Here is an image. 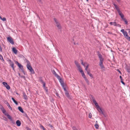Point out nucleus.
<instances>
[{
	"label": "nucleus",
	"instance_id": "nucleus-1",
	"mask_svg": "<svg viewBox=\"0 0 130 130\" xmlns=\"http://www.w3.org/2000/svg\"><path fill=\"white\" fill-rule=\"evenodd\" d=\"M92 101L93 103L95 105V106L96 108L99 112L100 113L103 115L104 116H106V115L104 111L99 106L98 103L96 102L95 99H93Z\"/></svg>",
	"mask_w": 130,
	"mask_h": 130
},
{
	"label": "nucleus",
	"instance_id": "nucleus-2",
	"mask_svg": "<svg viewBox=\"0 0 130 130\" xmlns=\"http://www.w3.org/2000/svg\"><path fill=\"white\" fill-rule=\"evenodd\" d=\"M76 65V66L78 68L79 71L81 73L83 77L84 78L86 77L84 74L82 68L81 67L80 64L78 63L76 61H75L74 62Z\"/></svg>",
	"mask_w": 130,
	"mask_h": 130
},
{
	"label": "nucleus",
	"instance_id": "nucleus-3",
	"mask_svg": "<svg viewBox=\"0 0 130 130\" xmlns=\"http://www.w3.org/2000/svg\"><path fill=\"white\" fill-rule=\"evenodd\" d=\"M114 5L115 8L116 9L117 11L118 12L119 15L120 16L121 18L122 19H123L124 18V14L122 13V12L120 10V9L118 7V6L115 4H114Z\"/></svg>",
	"mask_w": 130,
	"mask_h": 130
},
{
	"label": "nucleus",
	"instance_id": "nucleus-4",
	"mask_svg": "<svg viewBox=\"0 0 130 130\" xmlns=\"http://www.w3.org/2000/svg\"><path fill=\"white\" fill-rule=\"evenodd\" d=\"M27 62V67L28 69L29 70L30 72L32 74H34L35 73V72L32 68V67L31 66V64L30 62L28 61H26Z\"/></svg>",
	"mask_w": 130,
	"mask_h": 130
},
{
	"label": "nucleus",
	"instance_id": "nucleus-5",
	"mask_svg": "<svg viewBox=\"0 0 130 130\" xmlns=\"http://www.w3.org/2000/svg\"><path fill=\"white\" fill-rule=\"evenodd\" d=\"M121 31L123 33L124 36L126 38H128V37L127 32L126 31H125L124 29H122L121 30Z\"/></svg>",
	"mask_w": 130,
	"mask_h": 130
},
{
	"label": "nucleus",
	"instance_id": "nucleus-6",
	"mask_svg": "<svg viewBox=\"0 0 130 130\" xmlns=\"http://www.w3.org/2000/svg\"><path fill=\"white\" fill-rule=\"evenodd\" d=\"M54 20L56 24V26L59 29H60L61 26L57 20L55 18L54 19Z\"/></svg>",
	"mask_w": 130,
	"mask_h": 130
},
{
	"label": "nucleus",
	"instance_id": "nucleus-7",
	"mask_svg": "<svg viewBox=\"0 0 130 130\" xmlns=\"http://www.w3.org/2000/svg\"><path fill=\"white\" fill-rule=\"evenodd\" d=\"M2 84L7 89L9 90L10 89V87L8 85L7 83L5 82H3V83Z\"/></svg>",
	"mask_w": 130,
	"mask_h": 130
},
{
	"label": "nucleus",
	"instance_id": "nucleus-8",
	"mask_svg": "<svg viewBox=\"0 0 130 130\" xmlns=\"http://www.w3.org/2000/svg\"><path fill=\"white\" fill-rule=\"evenodd\" d=\"M98 55L100 59V62H103L104 59L101 55L99 53H98Z\"/></svg>",
	"mask_w": 130,
	"mask_h": 130
},
{
	"label": "nucleus",
	"instance_id": "nucleus-9",
	"mask_svg": "<svg viewBox=\"0 0 130 130\" xmlns=\"http://www.w3.org/2000/svg\"><path fill=\"white\" fill-rule=\"evenodd\" d=\"M7 39L10 42V43L12 44H14L13 41L11 38L10 37H8L7 38Z\"/></svg>",
	"mask_w": 130,
	"mask_h": 130
},
{
	"label": "nucleus",
	"instance_id": "nucleus-10",
	"mask_svg": "<svg viewBox=\"0 0 130 130\" xmlns=\"http://www.w3.org/2000/svg\"><path fill=\"white\" fill-rule=\"evenodd\" d=\"M9 63L10 64L12 68L14 70L13 63L10 60H9Z\"/></svg>",
	"mask_w": 130,
	"mask_h": 130
},
{
	"label": "nucleus",
	"instance_id": "nucleus-11",
	"mask_svg": "<svg viewBox=\"0 0 130 130\" xmlns=\"http://www.w3.org/2000/svg\"><path fill=\"white\" fill-rule=\"evenodd\" d=\"M18 66L19 67V68L21 69L22 71V72H23V73L25 74V73L24 72V71L23 70V66L20 63L19 64H18Z\"/></svg>",
	"mask_w": 130,
	"mask_h": 130
},
{
	"label": "nucleus",
	"instance_id": "nucleus-12",
	"mask_svg": "<svg viewBox=\"0 0 130 130\" xmlns=\"http://www.w3.org/2000/svg\"><path fill=\"white\" fill-rule=\"evenodd\" d=\"M52 73L58 79H59L60 78V76L56 73L54 70L52 71Z\"/></svg>",
	"mask_w": 130,
	"mask_h": 130
},
{
	"label": "nucleus",
	"instance_id": "nucleus-13",
	"mask_svg": "<svg viewBox=\"0 0 130 130\" xmlns=\"http://www.w3.org/2000/svg\"><path fill=\"white\" fill-rule=\"evenodd\" d=\"M58 79L59 80V81L60 83L61 84V85H62V86L63 87L64 86V83H63V82L62 80L61 79L60 77V78Z\"/></svg>",
	"mask_w": 130,
	"mask_h": 130
},
{
	"label": "nucleus",
	"instance_id": "nucleus-14",
	"mask_svg": "<svg viewBox=\"0 0 130 130\" xmlns=\"http://www.w3.org/2000/svg\"><path fill=\"white\" fill-rule=\"evenodd\" d=\"M12 51L15 54H17V50L15 47H13L12 48Z\"/></svg>",
	"mask_w": 130,
	"mask_h": 130
},
{
	"label": "nucleus",
	"instance_id": "nucleus-15",
	"mask_svg": "<svg viewBox=\"0 0 130 130\" xmlns=\"http://www.w3.org/2000/svg\"><path fill=\"white\" fill-rule=\"evenodd\" d=\"M81 64L83 65L84 67L86 65H87V64H88V63L86 62H85L84 63L83 61L82 60H81Z\"/></svg>",
	"mask_w": 130,
	"mask_h": 130
},
{
	"label": "nucleus",
	"instance_id": "nucleus-16",
	"mask_svg": "<svg viewBox=\"0 0 130 130\" xmlns=\"http://www.w3.org/2000/svg\"><path fill=\"white\" fill-rule=\"evenodd\" d=\"M1 110L2 111L3 113L5 116L8 113L7 112H6V110L4 108L2 110Z\"/></svg>",
	"mask_w": 130,
	"mask_h": 130
},
{
	"label": "nucleus",
	"instance_id": "nucleus-17",
	"mask_svg": "<svg viewBox=\"0 0 130 130\" xmlns=\"http://www.w3.org/2000/svg\"><path fill=\"white\" fill-rule=\"evenodd\" d=\"M7 117L11 120H12V118L9 115L8 113L6 115Z\"/></svg>",
	"mask_w": 130,
	"mask_h": 130
},
{
	"label": "nucleus",
	"instance_id": "nucleus-18",
	"mask_svg": "<svg viewBox=\"0 0 130 130\" xmlns=\"http://www.w3.org/2000/svg\"><path fill=\"white\" fill-rule=\"evenodd\" d=\"M116 22H111L110 23V24L111 25H113L115 26H116Z\"/></svg>",
	"mask_w": 130,
	"mask_h": 130
},
{
	"label": "nucleus",
	"instance_id": "nucleus-19",
	"mask_svg": "<svg viewBox=\"0 0 130 130\" xmlns=\"http://www.w3.org/2000/svg\"><path fill=\"white\" fill-rule=\"evenodd\" d=\"M103 62H100L99 63V65L102 69H103L104 68L103 64Z\"/></svg>",
	"mask_w": 130,
	"mask_h": 130
},
{
	"label": "nucleus",
	"instance_id": "nucleus-20",
	"mask_svg": "<svg viewBox=\"0 0 130 130\" xmlns=\"http://www.w3.org/2000/svg\"><path fill=\"white\" fill-rule=\"evenodd\" d=\"M126 69L128 72H130V65L126 67Z\"/></svg>",
	"mask_w": 130,
	"mask_h": 130
},
{
	"label": "nucleus",
	"instance_id": "nucleus-21",
	"mask_svg": "<svg viewBox=\"0 0 130 130\" xmlns=\"http://www.w3.org/2000/svg\"><path fill=\"white\" fill-rule=\"evenodd\" d=\"M87 84L88 85H89V80L87 78V77H85V78H84Z\"/></svg>",
	"mask_w": 130,
	"mask_h": 130
},
{
	"label": "nucleus",
	"instance_id": "nucleus-22",
	"mask_svg": "<svg viewBox=\"0 0 130 130\" xmlns=\"http://www.w3.org/2000/svg\"><path fill=\"white\" fill-rule=\"evenodd\" d=\"M18 109L19 110L21 111L22 113H23L24 111L22 109V107L20 106L19 107H18Z\"/></svg>",
	"mask_w": 130,
	"mask_h": 130
},
{
	"label": "nucleus",
	"instance_id": "nucleus-23",
	"mask_svg": "<svg viewBox=\"0 0 130 130\" xmlns=\"http://www.w3.org/2000/svg\"><path fill=\"white\" fill-rule=\"evenodd\" d=\"M23 96L24 99L26 100L27 99V96L24 93H23Z\"/></svg>",
	"mask_w": 130,
	"mask_h": 130
},
{
	"label": "nucleus",
	"instance_id": "nucleus-24",
	"mask_svg": "<svg viewBox=\"0 0 130 130\" xmlns=\"http://www.w3.org/2000/svg\"><path fill=\"white\" fill-rule=\"evenodd\" d=\"M94 126H95V128L96 129H98L99 128V126L98 124H96Z\"/></svg>",
	"mask_w": 130,
	"mask_h": 130
},
{
	"label": "nucleus",
	"instance_id": "nucleus-25",
	"mask_svg": "<svg viewBox=\"0 0 130 130\" xmlns=\"http://www.w3.org/2000/svg\"><path fill=\"white\" fill-rule=\"evenodd\" d=\"M12 99L14 103L17 105H18V103L13 98H12Z\"/></svg>",
	"mask_w": 130,
	"mask_h": 130
},
{
	"label": "nucleus",
	"instance_id": "nucleus-26",
	"mask_svg": "<svg viewBox=\"0 0 130 130\" xmlns=\"http://www.w3.org/2000/svg\"><path fill=\"white\" fill-rule=\"evenodd\" d=\"M125 22V24H126L127 25L128 24V22L127 21V20H126V19L125 18H124L123 19H122Z\"/></svg>",
	"mask_w": 130,
	"mask_h": 130
},
{
	"label": "nucleus",
	"instance_id": "nucleus-27",
	"mask_svg": "<svg viewBox=\"0 0 130 130\" xmlns=\"http://www.w3.org/2000/svg\"><path fill=\"white\" fill-rule=\"evenodd\" d=\"M0 19L4 21H5L6 20V19L4 17L3 18H2L1 16H0Z\"/></svg>",
	"mask_w": 130,
	"mask_h": 130
},
{
	"label": "nucleus",
	"instance_id": "nucleus-28",
	"mask_svg": "<svg viewBox=\"0 0 130 130\" xmlns=\"http://www.w3.org/2000/svg\"><path fill=\"white\" fill-rule=\"evenodd\" d=\"M7 106L11 110H12V108L11 107V106H10V105L8 103H7Z\"/></svg>",
	"mask_w": 130,
	"mask_h": 130
},
{
	"label": "nucleus",
	"instance_id": "nucleus-29",
	"mask_svg": "<svg viewBox=\"0 0 130 130\" xmlns=\"http://www.w3.org/2000/svg\"><path fill=\"white\" fill-rule=\"evenodd\" d=\"M40 127L41 128L43 129V130H46L44 126L41 124L40 125Z\"/></svg>",
	"mask_w": 130,
	"mask_h": 130
},
{
	"label": "nucleus",
	"instance_id": "nucleus-30",
	"mask_svg": "<svg viewBox=\"0 0 130 130\" xmlns=\"http://www.w3.org/2000/svg\"><path fill=\"white\" fill-rule=\"evenodd\" d=\"M86 68H85V70L86 71L88 70H88V68L89 66V64L88 63V64H87V65H86Z\"/></svg>",
	"mask_w": 130,
	"mask_h": 130
},
{
	"label": "nucleus",
	"instance_id": "nucleus-31",
	"mask_svg": "<svg viewBox=\"0 0 130 130\" xmlns=\"http://www.w3.org/2000/svg\"><path fill=\"white\" fill-rule=\"evenodd\" d=\"M0 59L2 60L3 61H4L2 56L1 54H0Z\"/></svg>",
	"mask_w": 130,
	"mask_h": 130
},
{
	"label": "nucleus",
	"instance_id": "nucleus-32",
	"mask_svg": "<svg viewBox=\"0 0 130 130\" xmlns=\"http://www.w3.org/2000/svg\"><path fill=\"white\" fill-rule=\"evenodd\" d=\"M65 94L67 97H69V93L67 91H66V92H65Z\"/></svg>",
	"mask_w": 130,
	"mask_h": 130
},
{
	"label": "nucleus",
	"instance_id": "nucleus-33",
	"mask_svg": "<svg viewBox=\"0 0 130 130\" xmlns=\"http://www.w3.org/2000/svg\"><path fill=\"white\" fill-rule=\"evenodd\" d=\"M16 123L18 126H20L21 124V122H16Z\"/></svg>",
	"mask_w": 130,
	"mask_h": 130
},
{
	"label": "nucleus",
	"instance_id": "nucleus-34",
	"mask_svg": "<svg viewBox=\"0 0 130 130\" xmlns=\"http://www.w3.org/2000/svg\"><path fill=\"white\" fill-rule=\"evenodd\" d=\"M86 71L87 72V73L88 75H89V74H91V73H90V71L89 70Z\"/></svg>",
	"mask_w": 130,
	"mask_h": 130
},
{
	"label": "nucleus",
	"instance_id": "nucleus-35",
	"mask_svg": "<svg viewBox=\"0 0 130 130\" xmlns=\"http://www.w3.org/2000/svg\"><path fill=\"white\" fill-rule=\"evenodd\" d=\"M92 116V115L91 113H90L89 115V117L90 118H91Z\"/></svg>",
	"mask_w": 130,
	"mask_h": 130
},
{
	"label": "nucleus",
	"instance_id": "nucleus-36",
	"mask_svg": "<svg viewBox=\"0 0 130 130\" xmlns=\"http://www.w3.org/2000/svg\"><path fill=\"white\" fill-rule=\"evenodd\" d=\"M0 108L1 109V110H2V109L4 108L3 106L1 105H0Z\"/></svg>",
	"mask_w": 130,
	"mask_h": 130
},
{
	"label": "nucleus",
	"instance_id": "nucleus-37",
	"mask_svg": "<svg viewBox=\"0 0 130 130\" xmlns=\"http://www.w3.org/2000/svg\"><path fill=\"white\" fill-rule=\"evenodd\" d=\"M25 128L27 130H31L30 128H29L28 127H26Z\"/></svg>",
	"mask_w": 130,
	"mask_h": 130
},
{
	"label": "nucleus",
	"instance_id": "nucleus-38",
	"mask_svg": "<svg viewBox=\"0 0 130 130\" xmlns=\"http://www.w3.org/2000/svg\"><path fill=\"white\" fill-rule=\"evenodd\" d=\"M116 26H117L119 27H121V25L119 24H117L116 23Z\"/></svg>",
	"mask_w": 130,
	"mask_h": 130
},
{
	"label": "nucleus",
	"instance_id": "nucleus-39",
	"mask_svg": "<svg viewBox=\"0 0 130 130\" xmlns=\"http://www.w3.org/2000/svg\"><path fill=\"white\" fill-rule=\"evenodd\" d=\"M73 130H77V129L75 127H73Z\"/></svg>",
	"mask_w": 130,
	"mask_h": 130
},
{
	"label": "nucleus",
	"instance_id": "nucleus-40",
	"mask_svg": "<svg viewBox=\"0 0 130 130\" xmlns=\"http://www.w3.org/2000/svg\"><path fill=\"white\" fill-rule=\"evenodd\" d=\"M89 75L92 78H93V75L91 73L89 74Z\"/></svg>",
	"mask_w": 130,
	"mask_h": 130
},
{
	"label": "nucleus",
	"instance_id": "nucleus-41",
	"mask_svg": "<svg viewBox=\"0 0 130 130\" xmlns=\"http://www.w3.org/2000/svg\"><path fill=\"white\" fill-rule=\"evenodd\" d=\"M127 30L129 31L128 32L129 33V34H130V29H127Z\"/></svg>",
	"mask_w": 130,
	"mask_h": 130
},
{
	"label": "nucleus",
	"instance_id": "nucleus-42",
	"mask_svg": "<svg viewBox=\"0 0 130 130\" xmlns=\"http://www.w3.org/2000/svg\"><path fill=\"white\" fill-rule=\"evenodd\" d=\"M15 63L16 64H17V65L19 63L18 61H15Z\"/></svg>",
	"mask_w": 130,
	"mask_h": 130
},
{
	"label": "nucleus",
	"instance_id": "nucleus-43",
	"mask_svg": "<svg viewBox=\"0 0 130 130\" xmlns=\"http://www.w3.org/2000/svg\"><path fill=\"white\" fill-rule=\"evenodd\" d=\"M121 82L124 85L125 84L124 82L122 80H121Z\"/></svg>",
	"mask_w": 130,
	"mask_h": 130
},
{
	"label": "nucleus",
	"instance_id": "nucleus-44",
	"mask_svg": "<svg viewBox=\"0 0 130 130\" xmlns=\"http://www.w3.org/2000/svg\"><path fill=\"white\" fill-rule=\"evenodd\" d=\"M117 71H118V72L120 73L121 74V72L118 69L117 70Z\"/></svg>",
	"mask_w": 130,
	"mask_h": 130
},
{
	"label": "nucleus",
	"instance_id": "nucleus-45",
	"mask_svg": "<svg viewBox=\"0 0 130 130\" xmlns=\"http://www.w3.org/2000/svg\"><path fill=\"white\" fill-rule=\"evenodd\" d=\"M120 79H121V80H122V76H120Z\"/></svg>",
	"mask_w": 130,
	"mask_h": 130
},
{
	"label": "nucleus",
	"instance_id": "nucleus-46",
	"mask_svg": "<svg viewBox=\"0 0 130 130\" xmlns=\"http://www.w3.org/2000/svg\"><path fill=\"white\" fill-rule=\"evenodd\" d=\"M119 3L120 2V0H116Z\"/></svg>",
	"mask_w": 130,
	"mask_h": 130
},
{
	"label": "nucleus",
	"instance_id": "nucleus-47",
	"mask_svg": "<svg viewBox=\"0 0 130 130\" xmlns=\"http://www.w3.org/2000/svg\"><path fill=\"white\" fill-rule=\"evenodd\" d=\"M49 126H50L51 127H53V126L51 125H50V124H49Z\"/></svg>",
	"mask_w": 130,
	"mask_h": 130
},
{
	"label": "nucleus",
	"instance_id": "nucleus-48",
	"mask_svg": "<svg viewBox=\"0 0 130 130\" xmlns=\"http://www.w3.org/2000/svg\"><path fill=\"white\" fill-rule=\"evenodd\" d=\"M45 84L44 83L43 84V86L44 87H45Z\"/></svg>",
	"mask_w": 130,
	"mask_h": 130
},
{
	"label": "nucleus",
	"instance_id": "nucleus-49",
	"mask_svg": "<svg viewBox=\"0 0 130 130\" xmlns=\"http://www.w3.org/2000/svg\"><path fill=\"white\" fill-rule=\"evenodd\" d=\"M45 90H46V92H47V91H48V89H47L46 88V89H45Z\"/></svg>",
	"mask_w": 130,
	"mask_h": 130
},
{
	"label": "nucleus",
	"instance_id": "nucleus-50",
	"mask_svg": "<svg viewBox=\"0 0 130 130\" xmlns=\"http://www.w3.org/2000/svg\"><path fill=\"white\" fill-rule=\"evenodd\" d=\"M64 90L65 91H66V89L65 88H64Z\"/></svg>",
	"mask_w": 130,
	"mask_h": 130
},
{
	"label": "nucleus",
	"instance_id": "nucleus-51",
	"mask_svg": "<svg viewBox=\"0 0 130 130\" xmlns=\"http://www.w3.org/2000/svg\"><path fill=\"white\" fill-rule=\"evenodd\" d=\"M16 122H20L19 121V120H17V121H16Z\"/></svg>",
	"mask_w": 130,
	"mask_h": 130
},
{
	"label": "nucleus",
	"instance_id": "nucleus-52",
	"mask_svg": "<svg viewBox=\"0 0 130 130\" xmlns=\"http://www.w3.org/2000/svg\"><path fill=\"white\" fill-rule=\"evenodd\" d=\"M108 33H109V34H111V32H108Z\"/></svg>",
	"mask_w": 130,
	"mask_h": 130
},
{
	"label": "nucleus",
	"instance_id": "nucleus-53",
	"mask_svg": "<svg viewBox=\"0 0 130 130\" xmlns=\"http://www.w3.org/2000/svg\"><path fill=\"white\" fill-rule=\"evenodd\" d=\"M19 76H20V73H19Z\"/></svg>",
	"mask_w": 130,
	"mask_h": 130
},
{
	"label": "nucleus",
	"instance_id": "nucleus-54",
	"mask_svg": "<svg viewBox=\"0 0 130 130\" xmlns=\"http://www.w3.org/2000/svg\"><path fill=\"white\" fill-rule=\"evenodd\" d=\"M12 123H13V124H15V122H12Z\"/></svg>",
	"mask_w": 130,
	"mask_h": 130
},
{
	"label": "nucleus",
	"instance_id": "nucleus-55",
	"mask_svg": "<svg viewBox=\"0 0 130 130\" xmlns=\"http://www.w3.org/2000/svg\"><path fill=\"white\" fill-rule=\"evenodd\" d=\"M57 96H58V94H57Z\"/></svg>",
	"mask_w": 130,
	"mask_h": 130
},
{
	"label": "nucleus",
	"instance_id": "nucleus-56",
	"mask_svg": "<svg viewBox=\"0 0 130 130\" xmlns=\"http://www.w3.org/2000/svg\"><path fill=\"white\" fill-rule=\"evenodd\" d=\"M87 1H88V0H86Z\"/></svg>",
	"mask_w": 130,
	"mask_h": 130
},
{
	"label": "nucleus",
	"instance_id": "nucleus-57",
	"mask_svg": "<svg viewBox=\"0 0 130 130\" xmlns=\"http://www.w3.org/2000/svg\"><path fill=\"white\" fill-rule=\"evenodd\" d=\"M17 94H18V93H17Z\"/></svg>",
	"mask_w": 130,
	"mask_h": 130
},
{
	"label": "nucleus",
	"instance_id": "nucleus-58",
	"mask_svg": "<svg viewBox=\"0 0 130 130\" xmlns=\"http://www.w3.org/2000/svg\"><path fill=\"white\" fill-rule=\"evenodd\" d=\"M129 38L130 39V37H129Z\"/></svg>",
	"mask_w": 130,
	"mask_h": 130
}]
</instances>
